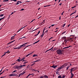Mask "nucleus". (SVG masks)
Listing matches in <instances>:
<instances>
[{
	"label": "nucleus",
	"mask_w": 78,
	"mask_h": 78,
	"mask_svg": "<svg viewBox=\"0 0 78 78\" xmlns=\"http://www.w3.org/2000/svg\"><path fill=\"white\" fill-rule=\"evenodd\" d=\"M39 78H44V76H41Z\"/></svg>",
	"instance_id": "obj_42"
},
{
	"label": "nucleus",
	"mask_w": 78,
	"mask_h": 78,
	"mask_svg": "<svg viewBox=\"0 0 78 78\" xmlns=\"http://www.w3.org/2000/svg\"><path fill=\"white\" fill-rule=\"evenodd\" d=\"M21 59H22V60H23L24 59H25V57L22 58Z\"/></svg>",
	"instance_id": "obj_37"
},
{
	"label": "nucleus",
	"mask_w": 78,
	"mask_h": 78,
	"mask_svg": "<svg viewBox=\"0 0 78 78\" xmlns=\"http://www.w3.org/2000/svg\"><path fill=\"white\" fill-rule=\"evenodd\" d=\"M65 25H66V23H64L62 26V27H65Z\"/></svg>",
	"instance_id": "obj_33"
},
{
	"label": "nucleus",
	"mask_w": 78,
	"mask_h": 78,
	"mask_svg": "<svg viewBox=\"0 0 78 78\" xmlns=\"http://www.w3.org/2000/svg\"><path fill=\"white\" fill-rule=\"evenodd\" d=\"M21 67L22 68V67H25V66L26 65H21Z\"/></svg>",
	"instance_id": "obj_30"
},
{
	"label": "nucleus",
	"mask_w": 78,
	"mask_h": 78,
	"mask_svg": "<svg viewBox=\"0 0 78 78\" xmlns=\"http://www.w3.org/2000/svg\"><path fill=\"white\" fill-rule=\"evenodd\" d=\"M17 75V74H14V73H12L11 74H10L9 76H16Z\"/></svg>",
	"instance_id": "obj_5"
},
{
	"label": "nucleus",
	"mask_w": 78,
	"mask_h": 78,
	"mask_svg": "<svg viewBox=\"0 0 78 78\" xmlns=\"http://www.w3.org/2000/svg\"><path fill=\"white\" fill-rule=\"evenodd\" d=\"M17 61H18V62H20V58H19V59H18L17 60Z\"/></svg>",
	"instance_id": "obj_32"
},
{
	"label": "nucleus",
	"mask_w": 78,
	"mask_h": 78,
	"mask_svg": "<svg viewBox=\"0 0 78 78\" xmlns=\"http://www.w3.org/2000/svg\"><path fill=\"white\" fill-rule=\"evenodd\" d=\"M64 11H63L61 14L62 16L63 15V14H64Z\"/></svg>",
	"instance_id": "obj_50"
},
{
	"label": "nucleus",
	"mask_w": 78,
	"mask_h": 78,
	"mask_svg": "<svg viewBox=\"0 0 78 78\" xmlns=\"http://www.w3.org/2000/svg\"><path fill=\"white\" fill-rule=\"evenodd\" d=\"M17 72V70H14L12 73H14V72Z\"/></svg>",
	"instance_id": "obj_52"
},
{
	"label": "nucleus",
	"mask_w": 78,
	"mask_h": 78,
	"mask_svg": "<svg viewBox=\"0 0 78 78\" xmlns=\"http://www.w3.org/2000/svg\"><path fill=\"white\" fill-rule=\"evenodd\" d=\"M38 28H39V27L37 28V29H36L35 30H33L32 31H32H36V30H37V29H38Z\"/></svg>",
	"instance_id": "obj_39"
},
{
	"label": "nucleus",
	"mask_w": 78,
	"mask_h": 78,
	"mask_svg": "<svg viewBox=\"0 0 78 78\" xmlns=\"http://www.w3.org/2000/svg\"><path fill=\"white\" fill-rule=\"evenodd\" d=\"M28 44V43L27 42V43H24V44H22V45H21L20 46H19L20 47H20V48H22L23 47H23H25V46H26L25 45H26V44Z\"/></svg>",
	"instance_id": "obj_3"
},
{
	"label": "nucleus",
	"mask_w": 78,
	"mask_h": 78,
	"mask_svg": "<svg viewBox=\"0 0 78 78\" xmlns=\"http://www.w3.org/2000/svg\"><path fill=\"white\" fill-rule=\"evenodd\" d=\"M43 76V78H48V77L47 76V75H44V76Z\"/></svg>",
	"instance_id": "obj_9"
},
{
	"label": "nucleus",
	"mask_w": 78,
	"mask_h": 78,
	"mask_svg": "<svg viewBox=\"0 0 78 78\" xmlns=\"http://www.w3.org/2000/svg\"><path fill=\"white\" fill-rule=\"evenodd\" d=\"M33 70H34V71H36V69H32Z\"/></svg>",
	"instance_id": "obj_60"
},
{
	"label": "nucleus",
	"mask_w": 78,
	"mask_h": 78,
	"mask_svg": "<svg viewBox=\"0 0 78 78\" xmlns=\"http://www.w3.org/2000/svg\"><path fill=\"white\" fill-rule=\"evenodd\" d=\"M16 69H22V67L21 65L19 66H16L15 67Z\"/></svg>",
	"instance_id": "obj_4"
},
{
	"label": "nucleus",
	"mask_w": 78,
	"mask_h": 78,
	"mask_svg": "<svg viewBox=\"0 0 78 78\" xmlns=\"http://www.w3.org/2000/svg\"><path fill=\"white\" fill-rule=\"evenodd\" d=\"M28 62H24L23 64H26V63H28Z\"/></svg>",
	"instance_id": "obj_31"
},
{
	"label": "nucleus",
	"mask_w": 78,
	"mask_h": 78,
	"mask_svg": "<svg viewBox=\"0 0 78 78\" xmlns=\"http://www.w3.org/2000/svg\"><path fill=\"white\" fill-rule=\"evenodd\" d=\"M4 16V14H2L0 15V17H3Z\"/></svg>",
	"instance_id": "obj_28"
},
{
	"label": "nucleus",
	"mask_w": 78,
	"mask_h": 78,
	"mask_svg": "<svg viewBox=\"0 0 78 78\" xmlns=\"http://www.w3.org/2000/svg\"><path fill=\"white\" fill-rule=\"evenodd\" d=\"M45 23V20H44L43 22H42L41 23H42V24H44V23Z\"/></svg>",
	"instance_id": "obj_20"
},
{
	"label": "nucleus",
	"mask_w": 78,
	"mask_h": 78,
	"mask_svg": "<svg viewBox=\"0 0 78 78\" xmlns=\"http://www.w3.org/2000/svg\"><path fill=\"white\" fill-rule=\"evenodd\" d=\"M14 36H13V37H12L11 38V40H12V39H14Z\"/></svg>",
	"instance_id": "obj_21"
},
{
	"label": "nucleus",
	"mask_w": 78,
	"mask_h": 78,
	"mask_svg": "<svg viewBox=\"0 0 78 78\" xmlns=\"http://www.w3.org/2000/svg\"><path fill=\"white\" fill-rule=\"evenodd\" d=\"M37 56V55H36V54H34V55L33 56V57H35V56Z\"/></svg>",
	"instance_id": "obj_25"
},
{
	"label": "nucleus",
	"mask_w": 78,
	"mask_h": 78,
	"mask_svg": "<svg viewBox=\"0 0 78 78\" xmlns=\"http://www.w3.org/2000/svg\"><path fill=\"white\" fill-rule=\"evenodd\" d=\"M53 47H52L51 48L49 49V51H50V50H52V49H53Z\"/></svg>",
	"instance_id": "obj_49"
},
{
	"label": "nucleus",
	"mask_w": 78,
	"mask_h": 78,
	"mask_svg": "<svg viewBox=\"0 0 78 78\" xmlns=\"http://www.w3.org/2000/svg\"><path fill=\"white\" fill-rule=\"evenodd\" d=\"M66 31L63 32L62 33V34H64V33H66Z\"/></svg>",
	"instance_id": "obj_36"
},
{
	"label": "nucleus",
	"mask_w": 78,
	"mask_h": 78,
	"mask_svg": "<svg viewBox=\"0 0 78 78\" xmlns=\"http://www.w3.org/2000/svg\"><path fill=\"white\" fill-rule=\"evenodd\" d=\"M22 30V29H21L19 30L17 32V33H18V32H19V31H20V30Z\"/></svg>",
	"instance_id": "obj_59"
},
{
	"label": "nucleus",
	"mask_w": 78,
	"mask_h": 78,
	"mask_svg": "<svg viewBox=\"0 0 78 78\" xmlns=\"http://www.w3.org/2000/svg\"><path fill=\"white\" fill-rule=\"evenodd\" d=\"M68 47H65L63 48V49H65V48H68Z\"/></svg>",
	"instance_id": "obj_45"
},
{
	"label": "nucleus",
	"mask_w": 78,
	"mask_h": 78,
	"mask_svg": "<svg viewBox=\"0 0 78 78\" xmlns=\"http://www.w3.org/2000/svg\"><path fill=\"white\" fill-rule=\"evenodd\" d=\"M5 76H4V77H1L0 78H5Z\"/></svg>",
	"instance_id": "obj_64"
},
{
	"label": "nucleus",
	"mask_w": 78,
	"mask_h": 78,
	"mask_svg": "<svg viewBox=\"0 0 78 78\" xmlns=\"http://www.w3.org/2000/svg\"><path fill=\"white\" fill-rule=\"evenodd\" d=\"M71 76L73 77L74 76V74H73L72 73H71Z\"/></svg>",
	"instance_id": "obj_23"
},
{
	"label": "nucleus",
	"mask_w": 78,
	"mask_h": 78,
	"mask_svg": "<svg viewBox=\"0 0 78 78\" xmlns=\"http://www.w3.org/2000/svg\"><path fill=\"white\" fill-rule=\"evenodd\" d=\"M9 1V0H5V1H3V2H8Z\"/></svg>",
	"instance_id": "obj_34"
},
{
	"label": "nucleus",
	"mask_w": 78,
	"mask_h": 78,
	"mask_svg": "<svg viewBox=\"0 0 78 78\" xmlns=\"http://www.w3.org/2000/svg\"><path fill=\"white\" fill-rule=\"evenodd\" d=\"M39 41H40V40H39L37 41H36V42H34L33 44V45L34 44H36V43H37L39 42Z\"/></svg>",
	"instance_id": "obj_11"
},
{
	"label": "nucleus",
	"mask_w": 78,
	"mask_h": 78,
	"mask_svg": "<svg viewBox=\"0 0 78 78\" xmlns=\"http://www.w3.org/2000/svg\"><path fill=\"white\" fill-rule=\"evenodd\" d=\"M15 41H16V40H14V41H11V42H9V44H11V43H12V42H13Z\"/></svg>",
	"instance_id": "obj_24"
},
{
	"label": "nucleus",
	"mask_w": 78,
	"mask_h": 78,
	"mask_svg": "<svg viewBox=\"0 0 78 78\" xmlns=\"http://www.w3.org/2000/svg\"><path fill=\"white\" fill-rule=\"evenodd\" d=\"M62 69L61 68V67L59 68L58 69H57V70H58V71H59V70H61V69Z\"/></svg>",
	"instance_id": "obj_18"
},
{
	"label": "nucleus",
	"mask_w": 78,
	"mask_h": 78,
	"mask_svg": "<svg viewBox=\"0 0 78 78\" xmlns=\"http://www.w3.org/2000/svg\"><path fill=\"white\" fill-rule=\"evenodd\" d=\"M24 10V9H21L20 10V11H23Z\"/></svg>",
	"instance_id": "obj_55"
},
{
	"label": "nucleus",
	"mask_w": 78,
	"mask_h": 78,
	"mask_svg": "<svg viewBox=\"0 0 78 78\" xmlns=\"http://www.w3.org/2000/svg\"><path fill=\"white\" fill-rule=\"evenodd\" d=\"M49 51V50H48L46 51L45 52V53H47V51Z\"/></svg>",
	"instance_id": "obj_54"
},
{
	"label": "nucleus",
	"mask_w": 78,
	"mask_h": 78,
	"mask_svg": "<svg viewBox=\"0 0 78 78\" xmlns=\"http://www.w3.org/2000/svg\"><path fill=\"white\" fill-rule=\"evenodd\" d=\"M67 65L66 64H64L63 65V67H66V66H67Z\"/></svg>",
	"instance_id": "obj_17"
},
{
	"label": "nucleus",
	"mask_w": 78,
	"mask_h": 78,
	"mask_svg": "<svg viewBox=\"0 0 78 78\" xmlns=\"http://www.w3.org/2000/svg\"><path fill=\"white\" fill-rule=\"evenodd\" d=\"M5 55H6V54H4L2 56H5Z\"/></svg>",
	"instance_id": "obj_61"
},
{
	"label": "nucleus",
	"mask_w": 78,
	"mask_h": 78,
	"mask_svg": "<svg viewBox=\"0 0 78 78\" xmlns=\"http://www.w3.org/2000/svg\"><path fill=\"white\" fill-rule=\"evenodd\" d=\"M76 11H75V12H73V13H72V14H75V13H76Z\"/></svg>",
	"instance_id": "obj_48"
},
{
	"label": "nucleus",
	"mask_w": 78,
	"mask_h": 78,
	"mask_svg": "<svg viewBox=\"0 0 78 78\" xmlns=\"http://www.w3.org/2000/svg\"><path fill=\"white\" fill-rule=\"evenodd\" d=\"M61 16H60L59 17V20H61Z\"/></svg>",
	"instance_id": "obj_63"
},
{
	"label": "nucleus",
	"mask_w": 78,
	"mask_h": 78,
	"mask_svg": "<svg viewBox=\"0 0 78 78\" xmlns=\"http://www.w3.org/2000/svg\"><path fill=\"white\" fill-rule=\"evenodd\" d=\"M67 42H65V43H64V42L63 43V44H65V45L66 44Z\"/></svg>",
	"instance_id": "obj_35"
},
{
	"label": "nucleus",
	"mask_w": 78,
	"mask_h": 78,
	"mask_svg": "<svg viewBox=\"0 0 78 78\" xmlns=\"http://www.w3.org/2000/svg\"><path fill=\"white\" fill-rule=\"evenodd\" d=\"M44 32H43L42 35H41L42 37H43V36H44Z\"/></svg>",
	"instance_id": "obj_38"
},
{
	"label": "nucleus",
	"mask_w": 78,
	"mask_h": 78,
	"mask_svg": "<svg viewBox=\"0 0 78 78\" xmlns=\"http://www.w3.org/2000/svg\"><path fill=\"white\" fill-rule=\"evenodd\" d=\"M11 1H14V2H17L16 0H11Z\"/></svg>",
	"instance_id": "obj_51"
},
{
	"label": "nucleus",
	"mask_w": 78,
	"mask_h": 78,
	"mask_svg": "<svg viewBox=\"0 0 78 78\" xmlns=\"http://www.w3.org/2000/svg\"><path fill=\"white\" fill-rule=\"evenodd\" d=\"M76 8V5H75L74 7H72V8L73 9V8Z\"/></svg>",
	"instance_id": "obj_46"
},
{
	"label": "nucleus",
	"mask_w": 78,
	"mask_h": 78,
	"mask_svg": "<svg viewBox=\"0 0 78 78\" xmlns=\"http://www.w3.org/2000/svg\"><path fill=\"white\" fill-rule=\"evenodd\" d=\"M24 61H27V60H23L22 62H24Z\"/></svg>",
	"instance_id": "obj_53"
},
{
	"label": "nucleus",
	"mask_w": 78,
	"mask_h": 78,
	"mask_svg": "<svg viewBox=\"0 0 78 78\" xmlns=\"http://www.w3.org/2000/svg\"><path fill=\"white\" fill-rule=\"evenodd\" d=\"M41 32V31L40 30L38 31V33L36 35H35V36H37V35H38V34H39V33H40V32Z\"/></svg>",
	"instance_id": "obj_10"
},
{
	"label": "nucleus",
	"mask_w": 78,
	"mask_h": 78,
	"mask_svg": "<svg viewBox=\"0 0 78 78\" xmlns=\"http://www.w3.org/2000/svg\"><path fill=\"white\" fill-rule=\"evenodd\" d=\"M48 32V30H47L44 32V33H47Z\"/></svg>",
	"instance_id": "obj_47"
},
{
	"label": "nucleus",
	"mask_w": 78,
	"mask_h": 78,
	"mask_svg": "<svg viewBox=\"0 0 78 78\" xmlns=\"http://www.w3.org/2000/svg\"><path fill=\"white\" fill-rule=\"evenodd\" d=\"M30 75H31V74H29L28 75V76H30Z\"/></svg>",
	"instance_id": "obj_62"
},
{
	"label": "nucleus",
	"mask_w": 78,
	"mask_h": 78,
	"mask_svg": "<svg viewBox=\"0 0 78 78\" xmlns=\"http://www.w3.org/2000/svg\"><path fill=\"white\" fill-rule=\"evenodd\" d=\"M19 2H20V1H18L17 2V3L16 4V5H19Z\"/></svg>",
	"instance_id": "obj_22"
},
{
	"label": "nucleus",
	"mask_w": 78,
	"mask_h": 78,
	"mask_svg": "<svg viewBox=\"0 0 78 78\" xmlns=\"http://www.w3.org/2000/svg\"><path fill=\"white\" fill-rule=\"evenodd\" d=\"M58 78H62V77L60 75L58 76Z\"/></svg>",
	"instance_id": "obj_27"
},
{
	"label": "nucleus",
	"mask_w": 78,
	"mask_h": 78,
	"mask_svg": "<svg viewBox=\"0 0 78 78\" xmlns=\"http://www.w3.org/2000/svg\"><path fill=\"white\" fill-rule=\"evenodd\" d=\"M34 64H35V63H34L32 64L31 66H34Z\"/></svg>",
	"instance_id": "obj_40"
},
{
	"label": "nucleus",
	"mask_w": 78,
	"mask_h": 78,
	"mask_svg": "<svg viewBox=\"0 0 78 78\" xmlns=\"http://www.w3.org/2000/svg\"><path fill=\"white\" fill-rule=\"evenodd\" d=\"M32 53H33V52H32L31 53H30V54H28L26 56V57H28V56H30V55H31V54H32Z\"/></svg>",
	"instance_id": "obj_8"
},
{
	"label": "nucleus",
	"mask_w": 78,
	"mask_h": 78,
	"mask_svg": "<svg viewBox=\"0 0 78 78\" xmlns=\"http://www.w3.org/2000/svg\"><path fill=\"white\" fill-rule=\"evenodd\" d=\"M7 52L8 53H9L11 52V51H9V50H8L7 51Z\"/></svg>",
	"instance_id": "obj_41"
},
{
	"label": "nucleus",
	"mask_w": 78,
	"mask_h": 78,
	"mask_svg": "<svg viewBox=\"0 0 78 78\" xmlns=\"http://www.w3.org/2000/svg\"><path fill=\"white\" fill-rule=\"evenodd\" d=\"M58 66H54L53 65L51 67H52V68H53L54 69H55V68H56V67H57Z\"/></svg>",
	"instance_id": "obj_6"
},
{
	"label": "nucleus",
	"mask_w": 78,
	"mask_h": 78,
	"mask_svg": "<svg viewBox=\"0 0 78 78\" xmlns=\"http://www.w3.org/2000/svg\"><path fill=\"white\" fill-rule=\"evenodd\" d=\"M76 68L75 67L74 68H72L71 69H73L72 70H73V71H74V70H75V69Z\"/></svg>",
	"instance_id": "obj_14"
},
{
	"label": "nucleus",
	"mask_w": 78,
	"mask_h": 78,
	"mask_svg": "<svg viewBox=\"0 0 78 78\" xmlns=\"http://www.w3.org/2000/svg\"><path fill=\"white\" fill-rule=\"evenodd\" d=\"M73 69H70V73H72V72H73V70H72Z\"/></svg>",
	"instance_id": "obj_19"
},
{
	"label": "nucleus",
	"mask_w": 78,
	"mask_h": 78,
	"mask_svg": "<svg viewBox=\"0 0 78 78\" xmlns=\"http://www.w3.org/2000/svg\"><path fill=\"white\" fill-rule=\"evenodd\" d=\"M70 67V66H68L67 68H66V70H68V69H69V67Z\"/></svg>",
	"instance_id": "obj_26"
},
{
	"label": "nucleus",
	"mask_w": 78,
	"mask_h": 78,
	"mask_svg": "<svg viewBox=\"0 0 78 78\" xmlns=\"http://www.w3.org/2000/svg\"><path fill=\"white\" fill-rule=\"evenodd\" d=\"M25 73V72H23V73H20V75H23V74H24V73Z\"/></svg>",
	"instance_id": "obj_12"
},
{
	"label": "nucleus",
	"mask_w": 78,
	"mask_h": 78,
	"mask_svg": "<svg viewBox=\"0 0 78 78\" xmlns=\"http://www.w3.org/2000/svg\"><path fill=\"white\" fill-rule=\"evenodd\" d=\"M71 36H72V38H69V41H73V40H72L74 38V36H75V35H70V37H71Z\"/></svg>",
	"instance_id": "obj_2"
},
{
	"label": "nucleus",
	"mask_w": 78,
	"mask_h": 78,
	"mask_svg": "<svg viewBox=\"0 0 78 78\" xmlns=\"http://www.w3.org/2000/svg\"><path fill=\"white\" fill-rule=\"evenodd\" d=\"M40 61V59H37L36 61L34 62H38Z\"/></svg>",
	"instance_id": "obj_16"
},
{
	"label": "nucleus",
	"mask_w": 78,
	"mask_h": 78,
	"mask_svg": "<svg viewBox=\"0 0 78 78\" xmlns=\"http://www.w3.org/2000/svg\"><path fill=\"white\" fill-rule=\"evenodd\" d=\"M56 52L58 55H61L63 52V50L58 49L57 50Z\"/></svg>",
	"instance_id": "obj_1"
},
{
	"label": "nucleus",
	"mask_w": 78,
	"mask_h": 78,
	"mask_svg": "<svg viewBox=\"0 0 78 78\" xmlns=\"http://www.w3.org/2000/svg\"><path fill=\"white\" fill-rule=\"evenodd\" d=\"M63 67H64V66H63V65L62 66H61L60 67V68H61V69H62V68H63Z\"/></svg>",
	"instance_id": "obj_44"
},
{
	"label": "nucleus",
	"mask_w": 78,
	"mask_h": 78,
	"mask_svg": "<svg viewBox=\"0 0 78 78\" xmlns=\"http://www.w3.org/2000/svg\"><path fill=\"white\" fill-rule=\"evenodd\" d=\"M56 74H58V73H59V72L57 71L56 72Z\"/></svg>",
	"instance_id": "obj_58"
},
{
	"label": "nucleus",
	"mask_w": 78,
	"mask_h": 78,
	"mask_svg": "<svg viewBox=\"0 0 78 78\" xmlns=\"http://www.w3.org/2000/svg\"><path fill=\"white\" fill-rule=\"evenodd\" d=\"M68 40H67V39H65L64 40V42H68Z\"/></svg>",
	"instance_id": "obj_13"
},
{
	"label": "nucleus",
	"mask_w": 78,
	"mask_h": 78,
	"mask_svg": "<svg viewBox=\"0 0 78 78\" xmlns=\"http://www.w3.org/2000/svg\"><path fill=\"white\" fill-rule=\"evenodd\" d=\"M3 68H4V67H3L2 69H1V71L2 72V70H3Z\"/></svg>",
	"instance_id": "obj_57"
},
{
	"label": "nucleus",
	"mask_w": 78,
	"mask_h": 78,
	"mask_svg": "<svg viewBox=\"0 0 78 78\" xmlns=\"http://www.w3.org/2000/svg\"><path fill=\"white\" fill-rule=\"evenodd\" d=\"M55 24H53L50 27H53V26H55Z\"/></svg>",
	"instance_id": "obj_43"
},
{
	"label": "nucleus",
	"mask_w": 78,
	"mask_h": 78,
	"mask_svg": "<svg viewBox=\"0 0 78 78\" xmlns=\"http://www.w3.org/2000/svg\"><path fill=\"white\" fill-rule=\"evenodd\" d=\"M21 76V75H20V74L18 76V78H19L20 77V76Z\"/></svg>",
	"instance_id": "obj_56"
},
{
	"label": "nucleus",
	"mask_w": 78,
	"mask_h": 78,
	"mask_svg": "<svg viewBox=\"0 0 78 78\" xmlns=\"http://www.w3.org/2000/svg\"><path fill=\"white\" fill-rule=\"evenodd\" d=\"M17 48H18L19 49H20V47H18V48H14V49H17Z\"/></svg>",
	"instance_id": "obj_29"
},
{
	"label": "nucleus",
	"mask_w": 78,
	"mask_h": 78,
	"mask_svg": "<svg viewBox=\"0 0 78 78\" xmlns=\"http://www.w3.org/2000/svg\"><path fill=\"white\" fill-rule=\"evenodd\" d=\"M66 77V75H63L62 76V78H64Z\"/></svg>",
	"instance_id": "obj_15"
},
{
	"label": "nucleus",
	"mask_w": 78,
	"mask_h": 78,
	"mask_svg": "<svg viewBox=\"0 0 78 78\" xmlns=\"http://www.w3.org/2000/svg\"><path fill=\"white\" fill-rule=\"evenodd\" d=\"M62 39L63 40H65V39H66V37H62Z\"/></svg>",
	"instance_id": "obj_7"
}]
</instances>
